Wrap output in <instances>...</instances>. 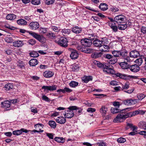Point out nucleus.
<instances>
[{"label":"nucleus","mask_w":146,"mask_h":146,"mask_svg":"<svg viewBox=\"0 0 146 146\" xmlns=\"http://www.w3.org/2000/svg\"><path fill=\"white\" fill-rule=\"evenodd\" d=\"M131 109V108H127L121 110L120 113L118 114L114 119L113 121L114 122H121V119H125L127 117L132 116L133 115L132 111L128 112Z\"/></svg>","instance_id":"obj_1"},{"label":"nucleus","mask_w":146,"mask_h":146,"mask_svg":"<svg viewBox=\"0 0 146 146\" xmlns=\"http://www.w3.org/2000/svg\"><path fill=\"white\" fill-rule=\"evenodd\" d=\"M93 38H91L90 39H83L81 40V43L85 46L90 47L92 44V41H93L94 45L100 48L102 45V42L101 40L98 39H95L94 40Z\"/></svg>","instance_id":"obj_2"},{"label":"nucleus","mask_w":146,"mask_h":146,"mask_svg":"<svg viewBox=\"0 0 146 146\" xmlns=\"http://www.w3.org/2000/svg\"><path fill=\"white\" fill-rule=\"evenodd\" d=\"M94 62L95 64L97 65L98 67L102 68L105 70L106 69V70L105 71L108 73L114 74L115 73V71L110 67H112V66L110 65L108 63H102L96 60H95Z\"/></svg>","instance_id":"obj_3"},{"label":"nucleus","mask_w":146,"mask_h":146,"mask_svg":"<svg viewBox=\"0 0 146 146\" xmlns=\"http://www.w3.org/2000/svg\"><path fill=\"white\" fill-rule=\"evenodd\" d=\"M112 54L113 56L115 58L125 57L127 55L128 52L126 50H114L112 51Z\"/></svg>","instance_id":"obj_4"},{"label":"nucleus","mask_w":146,"mask_h":146,"mask_svg":"<svg viewBox=\"0 0 146 146\" xmlns=\"http://www.w3.org/2000/svg\"><path fill=\"white\" fill-rule=\"evenodd\" d=\"M68 109L70 110L68 111L67 113H65L64 114L65 117L68 118H71L74 115V114L72 110L79 109L78 107L75 106H70Z\"/></svg>","instance_id":"obj_5"},{"label":"nucleus","mask_w":146,"mask_h":146,"mask_svg":"<svg viewBox=\"0 0 146 146\" xmlns=\"http://www.w3.org/2000/svg\"><path fill=\"white\" fill-rule=\"evenodd\" d=\"M126 20V17L123 15H119L115 17V21L118 24L124 23Z\"/></svg>","instance_id":"obj_6"},{"label":"nucleus","mask_w":146,"mask_h":146,"mask_svg":"<svg viewBox=\"0 0 146 146\" xmlns=\"http://www.w3.org/2000/svg\"><path fill=\"white\" fill-rule=\"evenodd\" d=\"M68 50L71 53L70 57L71 59H75L78 58V54L77 51L71 48H68Z\"/></svg>","instance_id":"obj_7"},{"label":"nucleus","mask_w":146,"mask_h":146,"mask_svg":"<svg viewBox=\"0 0 146 146\" xmlns=\"http://www.w3.org/2000/svg\"><path fill=\"white\" fill-rule=\"evenodd\" d=\"M68 42L66 38H61L58 41V45L64 47H67L68 46Z\"/></svg>","instance_id":"obj_8"},{"label":"nucleus","mask_w":146,"mask_h":146,"mask_svg":"<svg viewBox=\"0 0 146 146\" xmlns=\"http://www.w3.org/2000/svg\"><path fill=\"white\" fill-rule=\"evenodd\" d=\"M57 86L56 85H53L51 86H44L42 87V89H44V91H54L56 90Z\"/></svg>","instance_id":"obj_9"},{"label":"nucleus","mask_w":146,"mask_h":146,"mask_svg":"<svg viewBox=\"0 0 146 146\" xmlns=\"http://www.w3.org/2000/svg\"><path fill=\"white\" fill-rule=\"evenodd\" d=\"M129 69L132 72H137L140 69V68L137 64H134L131 65H130Z\"/></svg>","instance_id":"obj_10"},{"label":"nucleus","mask_w":146,"mask_h":146,"mask_svg":"<svg viewBox=\"0 0 146 146\" xmlns=\"http://www.w3.org/2000/svg\"><path fill=\"white\" fill-rule=\"evenodd\" d=\"M29 26L31 29L36 30L39 28V24L37 22H32L30 23Z\"/></svg>","instance_id":"obj_11"},{"label":"nucleus","mask_w":146,"mask_h":146,"mask_svg":"<svg viewBox=\"0 0 146 146\" xmlns=\"http://www.w3.org/2000/svg\"><path fill=\"white\" fill-rule=\"evenodd\" d=\"M129 55L131 58H137L139 56L140 54L138 51L135 50L130 52Z\"/></svg>","instance_id":"obj_12"},{"label":"nucleus","mask_w":146,"mask_h":146,"mask_svg":"<svg viewBox=\"0 0 146 146\" xmlns=\"http://www.w3.org/2000/svg\"><path fill=\"white\" fill-rule=\"evenodd\" d=\"M104 57L108 59H111V61H113V62H112L111 64H114L117 61V59L116 58L113 59L114 57L112 55L110 54H107L104 55Z\"/></svg>","instance_id":"obj_13"},{"label":"nucleus","mask_w":146,"mask_h":146,"mask_svg":"<svg viewBox=\"0 0 146 146\" xmlns=\"http://www.w3.org/2000/svg\"><path fill=\"white\" fill-rule=\"evenodd\" d=\"M24 44L23 41L20 40L15 41L13 43V46L15 47H19L22 46Z\"/></svg>","instance_id":"obj_14"},{"label":"nucleus","mask_w":146,"mask_h":146,"mask_svg":"<svg viewBox=\"0 0 146 146\" xmlns=\"http://www.w3.org/2000/svg\"><path fill=\"white\" fill-rule=\"evenodd\" d=\"M71 31L74 33L79 34L81 32L82 28L78 26H75L72 28Z\"/></svg>","instance_id":"obj_15"},{"label":"nucleus","mask_w":146,"mask_h":146,"mask_svg":"<svg viewBox=\"0 0 146 146\" xmlns=\"http://www.w3.org/2000/svg\"><path fill=\"white\" fill-rule=\"evenodd\" d=\"M1 107L4 109L9 108L10 107L11 104L9 101H5L1 103Z\"/></svg>","instance_id":"obj_16"},{"label":"nucleus","mask_w":146,"mask_h":146,"mask_svg":"<svg viewBox=\"0 0 146 146\" xmlns=\"http://www.w3.org/2000/svg\"><path fill=\"white\" fill-rule=\"evenodd\" d=\"M119 65L121 66L122 69H124L129 68L130 65V64L127 62H126V61L119 63Z\"/></svg>","instance_id":"obj_17"},{"label":"nucleus","mask_w":146,"mask_h":146,"mask_svg":"<svg viewBox=\"0 0 146 146\" xmlns=\"http://www.w3.org/2000/svg\"><path fill=\"white\" fill-rule=\"evenodd\" d=\"M127 23L128 24H129V23H130V24L131 23L128 22H126V23L123 24H121V23L118 24V29L121 30H123L127 28Z\"/></svg>","instance_id":"obj_18"},{"label":"nucleus","mask_w":146,"mask_h":146,"mask_svg":"<svg viewBox=\"0 0 146 146\" xmlns=\"http://www.w3.org/2000/svg\"><path fill=\"white\" fill-rule=\"evenodd\" d=\"M56 120L57 122L61 124H63L66 121V119L63 117H58L56 119Z\"/></svg>","instance_id":"obj_19"},{"label":"nucleus","mask_w":146,"mask_h":146,"mask_svg":"<svg viewBox=\"0 0 146 146\" xmlns=\"http://www.w3.org/2000/svg\"><path fill=\"white\" fill-rule=\"evenodd\" d=\"M36 39L39 41L40 42L44 43L46 40V38L42 35H38Z\"/></svg>","instance_id":"obj_20"},{"label":"nucleus","mask_w":146,"mask_h":146,"mask_svg":"<svg viewBox=\"0 0 146 146\" xmlns=\"http://www.w3.org/2000/svg\"><path fill=\"white\" fill-rule=\"evenodd\" d=\"M54 73L50 71H45L43 74V76L46 78H50L53 76Z\"/></svg>","instance_id":"obj_21"},{"label":"nucleus","mask_w":146,"mask_h":146,"mask_svg":"<svg viewBox=\"0 0 146 146\" xmlns=\"http://www.w3.org/2000/svg\"><path fill=\"white\" fill-rule=\"evenodd\" d=\"M80 67V64L79 63H75L72 66V70L74 71H78Z\"/></svg>","instance_id":"obj_22"},{"label":"nucleus","mask_w":146,"mask_h":146,"mask_svg":"<svg viewBox=\"0 0 146 146\" xmlns=\"http://www.w3.org/2000/svg\"><path fill=\"white\" fill-rule=\"evenodd\" d=\"M102 54L101 52H95L92 54L91 56L92 58L95 59L101 57Z\"/></svg>","instance_id":"obj_23"},{"label":"nucleus","mask_w":146,"mask_h":146,"mask_svg":"<svg viewBox=\"0 0 146 146\" xmlns=\"http://www.w3.org/2000/svg\"><path fill=\"white\" fill-rule=\"evenodd\" d=\"M139 127L146 131V122L143 121H140L138 124Z\"/></svg>","instance_id":"obj_24"},{"label":"nucleus","mask_w":146,"mask_h":146,"mask_svg":"<svg viewBox=\"0 0 146 146\" xmlns=\"http://www.w3.org/2000/svg\"><path fill=\"white\" fill-rule=\"evenodd\" d=\"M17 24L19 25L24 26L27 25L26 21L23 19L18 20L17 21Z\"/></svg>","instance_id":"obj_25"},{"label":"nucleus","mask_w":146,"mask_h":146,"mask_svg":"<svg viewBox=\"0 0 146 146\" xmlns=\"http://www.w3.org/2000/svg\"><path fill=\"white\" fill-rule=\"evenodd\" d=\"M99 8L102 11H105L108 9V5L106 3H102L99 5Z\"/></svg>","instance_id":"obj_26"},{"label":"nucleus","mask_w":146,"mask_h":146,"mask_svg":"<svg viewBox=\"0 0 146 146\" xmlns=\"http://www.w3.org/2000/svg\"><path fill=\"white\" fill-rule=\"evenodd\" d=\"M109 49V47L108 45H102L100 50L102 52H105L108 51Z\"/></svg>","instance_id":"obj_27"},{"label":"nucleus","mask_w":146,"mask_h":146,"mask_svg":"<svg viewBox=\"0 0 146 146\" xmlns=\"http://www.w3.org/2000/svg\"><path fill=\"white\" fill-rule=\"evenodd\" d=\"M38 63V60L35 59H32L29 62V64L31 66H35L37 65Z\"/></svg>","instance_id":"obj_28"},{"label":"nucleus","mask_w":146,"mask_h":146,"mask_svg":"<svg viewBox=\"0 0 146 146\" xmlns=\"http://www.w3.org/2000/svg\"><path fill=\"white\" fill-rule=\"evenodd\" d=\"M92 77L91 76H84L82 79V81L86 83H87L89 81L92 80Z\"/></svg>","instance_id":"obj_29"},{"label":"nucleus","mask_w":146,"mask_h":146,"mask_svg":"<svg viewBox=\"0 0 146 146\" xmlns=\"http://www.w3.org/2000/svg\"><path fill=\"white\" fill-rule=\"evenodd\" d=\"M107 111V109L105 106H103L100 109V111L103 116H104Z\"/></svg>","instance_id":"obj_30"},{"label":"nucleus","mask_w":146,"mask_h":146,"mask_svg":"<svg viewBox=\"0 0 146 146\" xmlns=\"http://www.w3.org/2000/svg\"><path fill=\"white\" fill-rule=\"evenodd\" d=\"M16 17L15 15L13 14H9L7 15L6 17L7 19L12 20L15 19Z\"/></svg>","instance_id":"obj_31"},{"label":"nucleus","mask_w":146,"mask_h":146,"mask_svg":"<svg viewBox=\"0 0 146 146\" xmlns=\"http://www.w3.org/2000/svg\"><path fill=\"white\" fill-rule=\"evenodd\" d=\"M61 32L62 34L64 36H66L69 34L70 33V30L69 29H63Z\"/></svg>","instance_id":"obj_32"},{"label":"nucleus","mask_w":146,"mask_h":146,"mask_svg":"<svg viewBox=\"0 0 146 146\" xmlns=\"http://www.w3.org/2000/svg\"><path fill=\"white\" fill-rule=\"evenodd\" d=\"M111 112L113 114L117 113L119 112V114H120V111H121V110L117 108L112 107L111 109Z\"/></svg>","instance_id":"obj_33"},{"label":"nucleus","mask_w":146,"mask_h":146,"mask_svg":"<svg viewBox=\"0 0 146 146\" xmlns=\"http://www.w3.org/2000/svg\"><path fill=\"white\" fill-rule=\"evenodd\" d=\"M119 77L122 79H129V78H132L133 77V76H132L129 75L127 76L123 75L122 74H121Z\"/></svg>","instance_id":"obj_34"},{"label":"nucleus","mask_w":146,"mask_h":146,"mask_svg":"<svg viewBox=\"0 0 146 146\" xmlns=\"http://www.w3.org/2000/svg\"><path fill=\"white\" fill-rule=\"evenodd\" d=\"M13 86L11 84H6L5 86V88H6V90H9L13 88Z\"/></svg>","instance_id":"obj_35"},{"label":"nucleus","mask_w":146,"mask_h":146,"mask_svg":"<svg viewBox=\"0 0 146 146\" xmlns=\"http://www.w3.org/2000/svg\"><path fill=\"white\" fill-rule=\"evenodd\" d=\"M54 140L59 143H63L64 142V139L63 137H56Z\"/></svg>","instance_id":"obj_36"},{"label":"nucleus","mask_w":146,"mask_h":146,"mask_svg":"<svg viewBox=\"0 0 146 146\" xmlns=\"http://www.w3.org/2000/svg\"><path fill=\"white\" fill-rule=\"evenodd\" d=\"M31 57L35 58L39 56L38 53L35 51H32L29 53Z\"/></svg>","instance_id":"obj_37"},{"label":"nucleus","mask_w":146,"mask_h":146,"mask_svg":"<svg viewBox=\"0 0 146 146\" xmlns=\"http://www.w3.org/2000/svg\"><path fill=\"white\" fill-rule=\"evenodd\" d=\"M49 125L53 128H55L56 127V124L55 122L51 120L48 122Z\"/></svg>","instance_id":"obj_38"},{"label":"nucleus","mask_w":146,"mask_h":146,"mask_svg":"<svg viewBox=\"0 0 146 146\" xmlns=\"http://www.w3.org/2000/svg\"><path fill=\"white\" fill-rule=\"evenodd\" d=\"M102 45H107L109 43V41H108V39L106 38H104L102 40H101Z\"/></svg>","instance_id":"obj_39"},{"label":"nucleus","mask_w":146,"mask_h":146,"mask_svg":"<svg viewBox=\"0 0 146 146\" xmlns=\"http://www.w3.org/2000/svg\"><path fill=\"white\" fill-rule=\"evenodd\" d=\"M142 58H141L137 59L135 61V62L139 66H140L143 62Z\"/></svg>","instance_id":"obj_40"},{"label":"nucleus","mask_w":146,"mask_h":146,"mask_svg":"<svg viewBox=\"0 0 146 146\" xmlns=\"http://www.w3.org/2000/svg\"><path fill=\"white\" fill-rule=\"evenodd\" d=\"M78 83L75 81H72L70 83V86L72 87H75L78 86Z\"/></svg>","instance_id":"obj_41"},{"label":"nucleus","mask_w":146,"mask_h":146,"mask_svg":"<svg viewBox=\"0 0 146 146\" xmlns=\"http://www.w3.org/2000/svg\"><path fill=\"white\" fill-rule=\"evenodd\" d=\"M109 26L113 31L116 32L117 31L118 27H117L115 24H112Z\"/></svg>","instance_id":"obj_42"},{"label":"nucleus","mask_w":146,"mask_h":146,"mask_svg":"<svg viewBox=\"0 0 146 146\" xmlns=\"http://www.w3.org/2000/svg\"><path fill=\"white\" fill-rule=\"evenodd\" d=\"M127 126L129 127L133 131H137V127L135 126H133L132 124L128 123L127 124Z\"/></svg>","instance_id":"obj_43"},{"label":"nucleus","mask_w":146,"mask_h":146,"mask_svg":"<svg viewBox=\"0 0 146 146\" xmlns=\"http://www.w3.org/2000/svg\"><path fill=\"white\" fill-rule=\"evenodd\" d=\"M46 36L48 37L49 38H52L55 37L56 35L53 33L51 32H49L46 34Z\"/></svg>","instance_id":"obj_44"},{"label":"nucleus","mask_w":146,"mask_h":146,"mask_svg":"<svg viewBox=\"0 0 146 146\" xmlns=\"http://www.w3.org/2000/svg\"><path fill=\"white\" fill-rule=\"evenodd\" d=\"M108 19L109 20V21H108V23L109 24V25H110L112 24H115L116 21H115V17L114 19L108 17Z\"/></svg>","instance_id":"obj_45"},{"label":"nucleus","mask_w":146,"mask_h":146,"mask_svg":"<svg viewBox=\"0 0 146 146\" xmlns=\"http://www.w3.org/2000/svg\"><path fill=\"white\" fill-rule=\"evenodd\" d=\"M28 33L29 35L32 36L34 38L36 39L38 35L36 33L32 31H28Z\"/></svg>","instance_id":"obj_46"},{"label":"nucleus","mask_w":146,"mask_h":146,"mask_svg":"<svg viewBox=\"0 0 146 146\" xmlns=\"http://www.w3.org/2000/svg\"><path fill=\"white\" fill-rule=\"evenodd\" d=\"M14 135H18L22 134L21 129L14 131L13 132Z\"/></svg>","instance_id":"obj_47"},{"label":"nucleus","mask_w":146,"mask_h":146,"mask_svg":"<svg viewBox=\"0 0 146 146\" xmlns=\"http://www.w3.org/2000/svg\"><path fill=\"white\" fill-rule=\"evenodd\" d=\"M129 87V84L128 83H126L125 85H123L121 88L122 90L127 89Z\"/></svg>","instance_id":"obj_48"},{"label":"nucleus","mask_w":146,"mask_h":146,"mask_svg":"<svg viewBox=\"0 0 146 146\" xmlns=\"http://www.w3.org/2000/svg\"><path fill=\"white\" fill-rule=\"evenodd\" d=\"M5 40L7 42L9 43H12L13 41L12 37H6L5 38Z\"/></svg>","instance_id":"obj_49"},{"label":"nucleus","mask_w":146,"mask_h":146,"mask_svg":"<svg viewBox=\"0 0 146 146\" xmlns=\"http://www.w3.org/2000/svg\"><path fill=\"white\" fill-rule=\"evenodd\" d=\"M28 43L32 45H34L36 43V41L34 39H31L28 41Z\"/></svg>","instance_id":"obj_50"},{"label":"nucleus","mask_w":146,"mask_h":146,"mask_svg":"<svg viewBox=\"0 0 146 146\" xmlns=\"http://www.w3.org/2000/svg\"><path fill=\"white\" fill-rule=\"evenodd\" d=\"M138 102V100L137 99H130V105L135 104Z\"/></svg>","instance_id":"obj_51"},{"label":"nucleus","mask_w":146,"mask_h":146,"mask_svg":"<svg viewBox=\"0 0 146 146\" xmlns=\"http://www.w3.org/2000/svg\"><path fill=\"white\" fill-rule=\"evenodd\" d=\"M31 3L34 5H38L40 3V0H32Z\"/></svg>","instance_id":"obj_52"},{"label":"nucleus","mask_w":146,"mask_h":146,"mask_svg":"<svg viewBox=\"0 0 146 146\" xmlns=\"http://www.w3.org/2000/svg\"><path fill=\"white\" fill-rule=\"evenodd\" d=\"M121 58H123L124 60V61H126V62L128 63L131 61V59L130 57L129 56H127L125 57H122Z\"/></svg>","instance_id":"obj_53"},{"label":"nucleus","mask_w":146,"mask_h":146,"mask_svg":"<svg viewBox=\"0 0 146 146\" xmlns=\"http://www.w3.org/2000/svg\"><path fill=\"white\" fill-rule=\"evenodd\" d=\"M126 141L125 139L123 137L119 138L117 140V141L119 143H123L125 142Z\"/></svg>","instance_id":"obj_54"},{"label":"nucleus","mask_w":146,"mask_h":146,"mask_svg":"<svg viewBox=\"0 0 146 146\" xmlns=\"http://www.w3.org/2000/svg\"><path fill=\"white\" fill-rule=\"evenodd\" d=\"M39 31L41 33H45L47 32V29L43 28H41L40 29Z\"/></svg>","instance_id":"obj_55"},{"label":"nucleus","mask_w":146,"mask_h":146,"mask_svg":"<svg viewBox=\"0 0 146 146\" xmlns=\"http://www.w3.org/2000/svg\"><path fill=\"white\" fill-rule=\"evenodd\" d=\"M72 91V90H71L69 88H68L66 87L63 89V93H64L66 92L69 93L71 92Z\"/></svg>","instance_id":"obj_56"},{"label":"nucleus","mask_w":146,"mask_h":146,"mask_svg":"<svg viewBox=\"0 0 146 146\" xmlns=\"http://www.w3.org/2000/svg\"><path fill=\"white\" fill-rule=\"evenodd\" d=\"M145 97V96L143 94H138L137 95V98L139 100H141L144 98Z\"/></svg>","instance_id":"obj_57"},{"label":"nucleus","mask_w":146,"mask_h":146,"mask_svg":"<svg viewBox=\"0 0 146 146\" xmlns=\"http://www.w3.org/2000/svg\"><path fill=\"white\" fill-rule=\"evenodd\" d=\"M110 10L111 12L115 13L119 11V9L117 7H113L110 8Z\"/></svg>","instance_id":"obj_58"},{"label":"nucleus","mask_w":146,"mask_h":146,"mask_svg":"<svg viewBox=\"0 0 146 146\" xmlns=\"http://www.w3.org/2000/svg\"><path fill=\"white\" fill-rule=\"evenodd\" d=\"M94 95L96 96H98L97 97V98H102L104 96H106L104 94H94Z\"/></svg>","instance_id":"obj_59"},{"label":"nucleus","mask_w":146,"mask_h":146,"mask_svg":"<svg viewBox=\"0 0 146 146\" xmlns=\"http://www.w3.org/2000/svg\"><path fill=\"white\" fill-rule=\"evenodd\" d=\"M42 100L46 102H49L50 99L46 96L44 95L42 97Z\"/></svg>","instance_id":"obj_60"},{"label":"nucleus","mask_w":146,"mask_h":146,"mask_svg":"<svg viewBox=\"0 0 146 146\" xmlns=\"http://www.w3.org/2000/svg\"><path fill=\"white\" fill-rule=\"evenodd\" d=\"M55 0H46V3L48 5L52 4L54 3Z\"/></svg>","instance_id":"obj_61"},{"label":"nucleus","mask_w":146,"mask_h":146,"mask_svg":"<svg viewBox=\"0 0 146 146\" xmlns=\"http://www.w3.org/2000/svg\"><path fill=\"white\" fill-rule=\"evenodd\" d=\"M113 105L115 107H117L119 108L120 106V104L119 102H114L113 103Z\"/></svg>","instance_id":"obj_62"},{"label":"nucleus","mask_w":146,"mask_h":146,"mask_svg":"<svg viewBox=\"0 0 146 146\" xmlns=\"http://www.w3.org/2000/svg\"><path fill=\"white\" fill-rule=\"evenodd\" d=\"M130 100H126L123 101V103L125 105H130Z\"/></svg>","instance_id":"obj_63"},{"label":"nucleus","mask_w":146,"mask_h":146,"mask_svg":"<svg viewBox=\"0 0 146 146\" xmlns=\"http://www.w3.org/2000/svg\"><path fill=\"white\" fill-rule=\"evenodd\" d=\"M141 31L143 34H146V27H142L141 29Z\"/></svg>","instance_id":"obj_64"}]
</instances>
